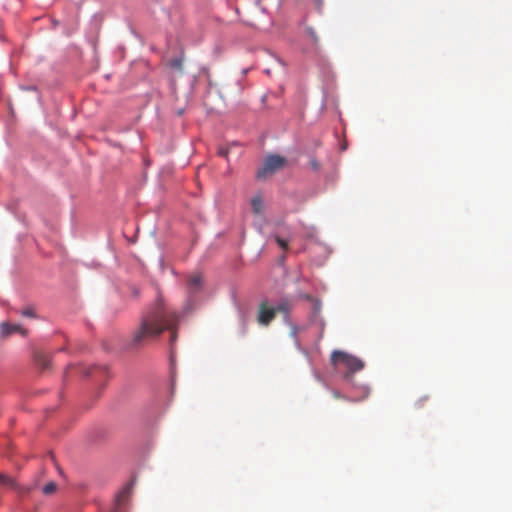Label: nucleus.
<instances>
[{
	"instance_id": "nucleus-6",
	"label": "nucleus",
	"mask_w": 512,
	"mask_h": 512,
	"mask_svg": "<svg viewBox=\"0 0 512 512\" xmlns=\"http://www.w3.org/2000/svg\"><path fill=\"white\" fill-rule=\"evenodd\" d=\"M203 285V277L200 273H194L188 277L187 287L190 293L198 292Z\"/></svg>"
},
{
	"instance_id": "nucleus-16",
	"label": "nucleus",
	"mask_w": 512,
	"mask_h": 512,
	"mask_svg": "<svg viewBox=\"0 0 512 512\" xmlns=\"http://www.w3.org/2000/svg\"><path fill=\"white\" fill-rule=\"evenodd\" d=\"M129 494V488H125L122 492L119 493V495L117 496V502L118 503H121L122 501H124V499L128 496Z\"/></svg>"
},
{
	"instance_id": "nucleus-15",
	"label": "nucleus",
	"mask_w": 512,
	"mask_h": 512,
	"mask_svg": "<svg viewBox=\"0 0 512 512\" xmlns=\"http://www.w3.org/2000/svg\"><path fill=\"white\" fill-rule=\"evenodd\" d=\"M275 241L280 246V248H282L283 250H287L288 249V242L286 240H284L281 237L276 235L275 236Z\"/></svg>"
},
{
	"instance_id": "nucleus-5",
	"label": "nucleus",
	"mask_w": 512,
	"mask_h": 512,
	"mask_svg": "<svg viewBox=\"0 0 512 512\" xmlns=\"http://www.w3.org/2000/svg\"><path fill=\"white\" fill-rule=\"evenodd\" d=\"M14 333L26 334V330L23 329L19 324H11L9 322H2L0 324V336L7 338Z\"/></svg>"
},
{
	"instance_id": "nucleus-9",
	"label": "nucleus",
	"mask_w": 512,
	"mask_h": 512,
	"mask_svg": "<svg viewBox=\"0 0 512 512\" xmlns=\"http://www.w3.org/2000/svg\"><path fill=\"white\" fill-rule=\"evenodd\" d=\"M273 308L276 310V313L279 312V313L288 314L290 312L291 305H290L289 301L283 300L280 303H278L276 305V307H273Z\"/></svg>"
},
{
	"instance_id": "nucleus-11",
	"label": "nucleus",
	"mask_w": 512,
	"mask_h": 512,
	"mask_svg": "<svg viewBox=\"0 0 512 512\" xmlns=\"http://www.w3.org/2000/svg\"><path fill=\"white\" fill-rule=\"evenodd\" d=\"M57 490V485L55 482H49L47 483L43 488L42 492L45 495H52Z\"/></svg>"
},
{
	"instance_id": "nucleus-14",
	"label": "nucleus",
	"mask_w": 512,
	"mask_h": 512,
	"mask_svg": "<svg viewBox=\"0 0 512 512\" xmlns=\"http://www.w3.org/2000/svg\"><path fill=\"white\" fill-rule=\"evenodd\" d=\"M182 65H183V61L180 58H175V59L170 61V66L172 68L177 69V70L181 71L182 70Z\"/></svg>"
},
{
	"instance_id": "nucleus-17",
	"label": "nucleus",
	"mask_w": 512,
	"mask_h": 512,
	"mask_svg": "<svg viewBox=\"0 0 512 512\" xmlns=\"http://www.w3.org/2000/svg\"><path fill=\"white\" fill-rule=\"evenodd\" d=\"M310 165H311V168L315 171L319 170V168H320V164L315 158L310 159Z\"/></svg>"
},
{
	"instance_id": "nucleus-1",
	"label": "nucleus",
	"mask_w": 512,
	"mask_h": 512,
	"mask_svg": "<svg viewBox=\"0 0 512 512\" xmlns=\"http://www.w3.org/2000/svg\"><path fill=\"white\" fill-rule=\"evenodd\" d=\"M179 313L171 309L162 296L141 314L139 324L131 335L130 346L134 349L143 347L148 342L158 339L165 331L170 333L169 342L173 346L178 338Z\"/></svg>"
},
{
	"instance_id": "nucleus-2",
	"label": "nucleus",
	"mask_w": 512,
	"mask_h": 512,
	"mask_svg": "<svg viewBox=\"0 0 512 512\" xmlns=\"http://www.w3.org/2000/svg\"><path fill=\"white\" fill-rule=\"evenodd\" d=\"M331 363L335 367L343 366L348 371L344 374V378L348 381L352 379L353 373L360 371L364 368V363L361 359L354 357L343 351H333L331 354Z\"/></svg>"
},
{
	"instance_id": "nucleus-3",
	"label": "nucleus",
	"mask_w": 512,
	"mask_h": 512,
	"mask_svg": "<svg viewBox=\"0 0 512 512\" xmlns=\"http://www.w3.org/2000/svg\"><path fill=\"white\" fill-rule=\"evenodd\" d=\"M286 159L279 155H269L257 172L258 179H265L284 167Z\"/></svg>"
},
{
	"instance_id": "nucleus-10",
	"label": "nucleus",
	"mask_w": 512,
	"mask_h": 512,
	"mask_svg": "<svg viewBox=\"0 0 512 512\" xmlns=\"http://www.w3.org/2000/svg\"><path fill=\"white\" fill-rule=\"evenodd\" d=\"M20 314L23 317H27V318H37L36 310H35V307L33 305H28L25 308H23L20 311Z\"/></svg>"
},
{
	"instance_id": "nucleus-4",
	"label": "nucleus",
	"mask_w": 512,
	"mask_h": 512,
	"mask_svg": "<svg viewBox=\"0 0 512 512\" xmlns=\"http://www.w3.org/2000/svg\"><path fill=\"white\" fill-rule=\"evenodd\" d=\"M276 310L269 307L267 302H262L259 305L257 321L262 326H268L275 318Z\"/></svg>"
},
{
	"instance_id": "nucleus-13",
	"label": "nucleus",
	"mask_w": 512,
	"mask_h": 512,
	"mask_svg": "<svg viewBox=\"0 0 512 512\" xmlns=\"http://www.w3.org/2000/svg\"><path fill=\"white\" fill-rule=\"evenodd\" d=\"M305 32H306V35L309 37V39L312 41V43L314 45H317L319 39H318V36H317L315 30L311 27H308V28H306Z\"/></svg>"
},
{
	"instance_id": "nucleus-19",
	"label": "nucleus",
	"mask_w": 512,
	"mask_h": 512,
	"mask_svg": "<svg viewBox=\"0 0 512 512\" xmlns=\"http://www.w3.org/2000/svg\"><path fill=\"white\" fill-rule=\"evenodd\" d=\"M333 395H334V397H335V398H337V399H338V398H341V395H340L338 392H334V393H333Z\"/></svg>"
},
{
	"instance_id": "nucleus-12",
	"label": "nucleus",
	"mask_w": 512,
	"mask_h": 512,
	"mask_svg": "<svg viewBox=\"0 0 512 512\" xmlns=\"http://www.w3.org/2000/svg\"><path fill=\"white\" fill-rule=\"evenodd\" d=\"M0 484L3 486L14 487L15 482L11 477H9L5 474H0Z\"/></svg>"
},
{
	"instance_id": "nucleus-8",
	"label": "nucleus",
	"mask_w": 512,
	"mask_h": 512,
	"mask_svg": "<svg viewBox=\"0 0 512 512\" xmlns=\"http://www.w3.org/2000/svg\"><path fill=\"white\" fill-rule=\"evenodd\" d=\"M35 361L41 369H48L50 367V359L44 352H36Z\"/></svg>"
},
{
	"instance_id": "nucleus-18",
	"label": "nucleus",
	"mask_w": 512,
	"mask_h": 512,
	"mask_svg": "<svg viewBox=\"0 0 512 512\" xmlns=\"http://www.w3.org/2000/svg\"><path fill=\"white\" fill-rule=\"evenodd\" d=\"M219 154H220L221 156L226 157V156H227V154H228V149H226V148H221V149H219Z\"/></svg>"
},
{
	"instance_id": "nucleus-20",
	"label": "nucleus",
	"mask_w": 512,
	"mask_h": 512,
	"mask_svg": "<svg viewBox=\"0 0 512 512\" xmlns=\"http://www.w3.org/2000/svg\"><path fill=\"white\" fill-rule=\"evenodd\" d=\"M420 402H421V400H419V401L417 402L418 407H421Z\"/></svg>"
},
{
	"instance_id": "nucleus-7",
	"label": "nucleus",
	"mask_w": 512,
	"mask_h": 512,
	"mask_svg": "<svg viewBox=\"0 0 512 512\" xmlns=\"http://www.w3.org/2000/svg\"><path fill=\"white\" fill-rule=\"evenodd\" d=\"M251 208H252V211L254 214L259 215L263 212L264 203H263V199L260 195H255L251 199Z\"/></svg>"
}]
</instances>
